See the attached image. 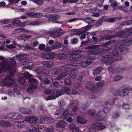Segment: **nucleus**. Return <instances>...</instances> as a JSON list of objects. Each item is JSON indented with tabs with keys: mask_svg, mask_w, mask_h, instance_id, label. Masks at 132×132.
I'll return each instance as SVG.
<instances>
[{
	"mask_svg": "<svg viewBox=\"0 0 132 132\" xmlns=\"http://www.w3.org/2000/svg\"><path fill=\"white\" fill-rule=\"evenodd\" d=\"M24 53H22L18 54L12 58H9V60L11 61L4 60L0 63V73L2 72H5L7 70L10 72V75L11 76H13L16 72V69L14 66L16 63L15 60L22 57L26 56Z\"/></svg>",
	"mask_w": 132,
	"mask_h": 132,
	"instance_id": "nucleus-1",
	"label": "nucleus"
},
{
	"mask_svg": "<svg viewBox=\"0 0 132 132\" xmlns=\"http://www.w3.org/2000/svg\"><path fill=\"white\" fill-rule=\"evenodd\" d=\"M113 57H111L110 55H107V53L105 54V56L101 60V62L102 63H105L107 65L108 70L109 72L111 73L114 72L116 68L114 67V66L111 64L114 61L112 59H115L116 61H119L121 58L120 55H119V52L116 50L112 52Z\"/></svg>",
	"mask_w": 132,
	"mask_h": 132,
	"instance_id": "nucleus-2",
	"label": "nucleus"
},
{
	"mask_svg": "<svg viewBox=\"0 0 132 132\" xmlns=\"http://www.w3.org/2000/svg\"><path fill=\"white\" fill-rule=\"evenodd\" d=\"M65 66L64 67V70L63 71L61 69H58V70H55L54 71V73L55 74L58 75H59L57 78V79L58 80H60L62 79L65 77L68 73V71L70 70L71 69V70H73V68H72V66L71 67V68H69L68 67V69H65L64 68Z\"/></svg>",
	"mask_w": 132,
	"mask_h": 132,
	"instance_id": "nucleus-3",
	"label": "nucleus"
},
{
	"mask_svg": "<svg viewBox=\"0 0 132 132\" xmlns=\"http://www.w3.org/2000/svg\"><path fill=\"white\" fill-rule=\"evenodd\" d=\"M100 45H95L88 47H87L86 48H88L89 49L91 48L90 50V54L93 55H98L101 54L103 51L102 49L100 48Z\"/></svg>",
	"mask_w": 132,
	"mask_h": 132,
	"instance_id": "nucleus-4",
	"label": "nucleus"
},
{
	"mask_svg": "<svg viewBox=\"0 0 132 132\" xmlns=\"http://www.w3.org/2000/svg\"><path fill=\"white\" fill-rule=\"evenodd\" d=\"M15 80L12 79L9 76H6L4 80H2V85L10 87L12 85V84H14Z\"/></svg>",
	"mask_w": 132,
	"mask_h": 132,
	"instance_id": "nucleus-5",
	"label": "nucleus"
},
{
	"mask_svg": "<svg viewBox=\"0 0 132 132\" xmlns=\"http://www.w3.org/2000/svg\"><path fill=\"white\" fill-rule=\"evenodd\" d=\"M52 93H53V95L46 98V100L55 99L56 97L64 94L62 91H59L57 90H54L53 92H52Z\"/></svg>",
	"mask_w": 132,
	"mask_h": 132,
	"instance_id": "nucleus-6",
	"label": "nucleus"
},
{
	"mask_svg": "<svg viewBox=\"0 0 132 132\" xmlns=\"http://www.w3.org/2000/svg\"><path fill=\"white\" fill-rule=\"evenodd\" d=\"M8 117L14 119L19 120L21 118L22 116L18 113H11L8 114Z\"/></svg>",
	"mask_w": 132,
	"mask_h": 132,
	"instance_id": "nucleus-7",
	"label": "nucleus"
},
{
	"mask_svg": "<svg viewBox=\"0 0 132 132\" xmlns=\"http://www.w3.org/2000/svg\"><path fill=\"white\" fill-rule=\"evenodd\" d=\"M70 56L69 57L70 60H72L81 57V55L77 53V52L75 51L71 53H70Z\"/></svg>",
	"mask_w": 132,
	"mask_h": 132,
	"instance_id": "nucleus-8",
	"label": "nucleus"
},
{
	"mask_svg": "<svg viewBox=\"0 0 132 132\" xmlns=\"http://www.w3.org/2000/svg\"><path fill=\"white\" fill-rule=\"evenodd\" d=\"M125 33V32H120L114 36L113 35H106L105 36V39L106 40H109L111 39L113 37H118L122 36V35H124Z\"/></svg>",
	"mask_w": 132,
	"mask_h": 132,
	"instance_id": "nucleus-9",
	"label": "nucleus"
},
{
	"mask_svg": "<svg viewBox=\"0 0 132 132\" xmlns=\"http://www.w3.org/2000/svg\"><path fill=\"white\" fill-rule=\"evenodd\" d=\"M61 47V44L58 42H56L54 45L49 47H46V51H51L56 48H58Z\"/></svg>",
	"mask_w": 132,
	"mask_h": 132,
	"instance_id": "nucleus-10",
	"label": "nucleus"
},
{
	"mask_svg": "<svg viewBox=\"0 0 132 132\" xmlns=\"http://www.w3.org/2000/svg\"><path fill=\"white\" fill-rule=\"evenodd\" d=\"M95 60L94 58L92 57L88 59L86 62H81V65L83 67H86L89 65Z\"/></svg>",
	"mask_w": 132,
	"mask_h": 132,
	"instance_id": "nucleus-11",
	"label": "nucleus"
},
{
	"mask_svg": "<svg viewBox=\"0 0 132 132\" xmlns=\"http://www.w3.org/2000/svg\"><path fill=\"white\" fill-rule=\"evenodd\" d=\"M14 90V93L11 91L9 92L8 93V95L11 97H14L20 95V92L18 89L15 88Z\"/></svg>",
	"mask_w": 132,
	"mask_h": 132,
	"instance_id": "nucleus-12",
	"label": "nucleus"
},
{
	"mask_svg": "<svg viewBox=\"0 0 132 132\" xmlns=\"http://www.w3.org/2000/svg\"><path fill=\"white\" fill-rule=\"evenodd\" d=\"M82 62V61L81 60H76L74 61L72 65H65V67L64 68L65 69H68V67L69 68V69L70 68H71V67L72 66H74L75 67H77L78 66V65L79 64H80L81 62Z\"/></svg>",
	"mask_w": 132,
	"mask_h": 132,
	"instance_id": "nucleus-13",
	"label": "nucleus"
},
{
	"mask_svg": "<svg viewBox=\"0 0 132 132\" xmlns=\"http://www.w3.org/2000/svg\"><path fill=\"white\" fill-rule=\"evenodd\" d=\"M86 87L87 89L90 90L95 91V92H97L96 86L92 83L89 82L87 83Z\"/></svg>",
	"mask_w": 132,
	"mask_h": 132,
	"instance_id": "nucleus-14",
	"label": "nucleus"
},
{
	"mask_svg": "<svg viewBox=\"0 0 132 132\" xmlns=\"http://www.w3.org/2000/svg\"><path fill=\"white\" fill-rule=\"evenodd\" d=\"M37 120V119L34 116H28L25 118V121L30 123L35 122Z\"/></svg>",
	"mask_w": 132,
	"mask_h": 132,
	"instance_id": "nucleus-15",
	"label": "nucleus"
},
{
	"mask_svg": "<svg viewBox=\"0 0 132 132\" xmlns=\"http://www.w3.org/2000/svg\"><path fill=\"white\" fill-rule=\"evenodd\" d=\"M67 124L66 122L63 120H61L58 122L56 125L57 128H63L65 127Z\"/></svg>",
	"mask_w": 132,
	"mask_h": 132,
	"instance_id": "nucleus-16",
	"label": "nucleus"
},
{
	"mask_svg": "<svg viewBox=\"0 0 132 132\" xmlns=\"http://www.w3.org/2000/svg\"><path fill=\"white\" fill-rule=\"evenodd\" d=\"M129 92V90L127 88L123 89L122 90H120L119 96L122 97L128 95Z\"/></svg>",
	"mask_w": 132,
	"mask_h": 132,
	"instance_id": "nucleus-17",
	"label": "nucleus"
},
{
	"mask_svg": "<svg viewBox=\"0 0 132 132\" xmlns=\"http://www.w3.org/2000/svg\"><path fill=\"white\" fill-rule=\"evenodd\" d=\"M104 115L102 113V111H100L98 112L96 118L98 120H101L104 119Z\"/></svg>",
	"mask_w": 132,
	"mask_h": 132,
	"instance_id": "nucleus-18",
	"label": "nucleus"
},
{
	"mask_svg": "<svg viewBox=\"0 0 132 132\" xmlns=\"http://www.w3.org/2000/svg\"><path fill=\"white\" fill-rule=\"evenodd\" d=\"M53 80L52 78L47 76L44 78L42 82L45 84H49L50 82L52 81Z\"/></svg>",
	"mask_w": 132,
	"mask_h": 132,
	"instance_id": "nucleus-19",
	"label": "nucleus"
},
{
	"mask_svg": "<svg viewBox=\"0 0 132 132\" xmlns=\"http://www.w3.org/2000/svg\"><path fill=\"white\" fill-rule=\"evenodd\" d=\"M42 64L46 67H52L54 64L50 61H44L42 62Z\"/></svg>",
	"mask_w": 132,
	"mask_h": 132,
	"instance_id": "nucleus-20",
	"label": "nucleus"
},
{
	"mask_svg": "<svg viewBox=\"0 0 132 132\" xmlns=\"http://www.w3.org/2000/svg\"><path fill=\"white\" fill-rule=\"evenodd\" d=\"M72 116V114H69L68 110H66L62 115V117L61 118H63L64 119H65L67 118L68 117H71Z\"/></svg>",
	"mask_w": 132,
	"mask_h": 132,
	"instance_id": "nucleus-21",
	"label": "nucleus"
},
{
	"mask_svg": "<svg viewBox=\"0 0 132 132\" xmlns=\"http://www.w3.org/2000/svg\"><path fill=\"white\" fill-rule=\"evenodd\" d=\"M109 3L110 4L111 6L113 7H116L118 3V2L115 0H110Z\"/></svg>",
	"mask_w": 132,
	"mask_h": 132,
	"instance_id": "nucleus-22",
	"label": "nucleus"
},
{
	"mask_svg": "<svg viewBox=\"0 0 132 132\" xmlns=\"http://www.w3.org/2000/svg\"><path fill=\"white\" fill-rule=\"evenodd\" d=\"M126 43V41L124 40L121 41L119 42L115 45L114 48L115 49L119 48L120 46Z\"/></svg>",
	"mask_w": 132,
	"mask_h": 132,
	"instance_id": "nucleus-23",
	"label": "nucleus"
},
{
	"mask_svg": "<svg viewBox=\"0 0 132 132\" xmlns=\"http://www.w3.org/2000/svg\"><path fill=\"white\" fill-rule=\"evenodd\" d=\"M77 120L78 122L81 124H85L87 122V120L85 118H81L79 117H77Z\"/></svg>",
	"mask_w": 132,
	"mask_h": 132,
	"instance_id": "nucleus-24",
	"label": "nucleus"
},
{
	"mask_svg": "<svg viewBox=\"0 0 132 132\" xmlns=\"http://www.w3.org/2000/svg\"><path fill=\"white\" fill-rule=\"evenodd\" d=\"M36 87V86L34 85H32L28 87L27 90L29 93H32L34 91Z\"/></svg>",
	"mask_w": 132,
	"mask_h": 132,
	"instance_id": "nucleus-25",
	"label": "nucleus"
},
{
	"mask_svg": "<svg viewBox=\"0 0 132 132\" xmlns=\"http://www.w3.org/2000/svg\"><path fill=\"white\" fill-rule=\"evenodd\" d=\"M0 125L5 126L9 127L11 126V124L9 122H6L4 120H1L0 121Z\"/></svg>",
	"mask_w": 132,
	"mask_h": 132,
	"instance_id": "nucleus-26",
	"label": "nucleus"
},
{
	"mask_svg": "<svg viewBox=\"0 0 132 132\" xmlns=\"http://www.w3.org/2000/svg\"><path fill=\"white\" fill-rule=\"evenodd\" d=\"M69 75L70 78L72 79L75 78L77 76L76 72H74L73 71H72L70 72Z\"/></svg>",
	"mask_w": 132,
	"mask_h": 132,
	"instance_id": "nucleus-27",
	"label": "nucleus"
},
{
	"mask_svg": "<svg viewBox=\"0 0 132 132\" xmlns=\"http://www.w3.org/2000/svg\"><path fill=\"white\" fill-rule=\"evenodd\" d=\"M67 55L63 53H60L57 55V58L59 59H63L66 58Z\"/></svg>",
	"mask_w": 132,
	"mask_h": 132,
	"instance_id": "nucleus-28",
	"label": "nucleus"
},
{
	"mask_svg": "<svg viewBox=\"0 0 132 132\" xmlns=\"http://www.w3.org/2000/svg\"><path fill=\"white\" fill-rule=\"evenodd\" d=\"M97 129V128L96 127L95 124L91 126L89 128V132H94Z\"/></svg>",
	"mask_w": 132,
	"mask_h": 132,
	"instance_id": "nucleus-29",
	"label": "nucleus"
},
{
	"mask_svg": "<svg viewBox=\"0 0 132 132\" xmlns=\"http://www.w3.org/2000/svg\"><path fill=\"white\" fill-rule=\"evenodd\" d=\"M97 129V128L96 127L95 124L91 126L89 128V132H94Z\"/></svg>",
	"mask_w": 132,
	"mask_h": 132,
	"instance_id": "nucleus-30",
	"label": "nucleus"
},
{
	"mask_svg": "<svg viewBox=\"0 0 132 132\" xmlns=\"http://www.w3.org/2000/svg\"><path fill=\"white\" fill-rule=\"evenodd\" d=\"M62 90L64 93L67 94H70V89L67 87H65L63 88L62 89Z\"/></svg>",
	"mask_w": 132,
	"mask_h": 132,
	"instance_id": "nucleus-31",
	"label": "nucleus"
},
{
	"mask_svg": "<svg viewBox=\"0 0 132 132\" xmlns=\"http://www.w3.org/2000/svg\"><path fill=\"white\" fill-rule=\"evenodd\" d=\"M20 111L22 112L24 114L30 113L31 111L29 109H26L24 108H22L20 109Z\"/></svg>",
	"mask_w": 132,
	"mask_h": 132,
	"instance_id": "nucleus-32",
	"label": "nucleus"
},
{
	"mask_svg": "<svg viewBox=\"0 0 132 132\" xmlns=\"http://www.w3.org/2000/svg\"><path fill=\"white\" fill-rule=\"evenodd\" d=\"M95 124L96 127L97 128V129H102L105 128V126L102 124L97 123Z\"/></svg>",
	"mask_w": 132,
	"mask_h": 132,
	"instance_id": "nucleus-33",
	"label": "nucleus"
},
{
	"mask_svg": "<svg viewBox=\"0 0 132 132\" xmlns=\"http://www.w3.org/2000/svg\"><path fill=\"white\" fill-rule=\"evenodd\" d=\"M117 99L116 98H114L113 99H110L108 100L105 102V104H114L116 101L117 100Z\"/></svg>",
	"mask_w": 132,
	"mask_h": 132,
	"instance_id": "nucleus-34",
	"label": "nucleus"
},
{
	"mask_svg": "<svg viewBox=\"0 0 132 132\" xmlns=\"http://www.w3.org/2000/svg\"><path fill=\"white\" fill-rule=\"evenodd\" d=\"M60 18L59 15L56 14H54L51 16L50 18L51 20H57Z\"/></svg>",
	"mask_w": 132,
	"mask_h": 132,
	"instance_id": "nucleus-35",
	"label": "nucleus"
},
{
	"mask_svg": "<svg viewBox=\"0 0 132 132\" xmlns=\"http://www.w3.org/2000/svg\"><path fill=\"white\" fill-rule=\"evenodd\" d=\"M15 31L16 32H28L29 31L28 30L22 28H19L16 29Z\"/></svg>",
	"mask_w": 132,
	"mask_h": 132,
	"instance_id": "nucleus-36",
	"label": "nucleus"
},
{
	"mask_svg": "<svg viewBox=\"0 0 132 132\" xmlns=\"http://www.w3.org/2000/svg\"><path fill=\"white\" fill-rule=\"evenodd\" d=\"M102 70V68L101 67L97 68L95 70L93 73L94 75H97Z\"/></svg>",
	"mask_w": 132,
	"mask_h": 132,
	"instance_id": "nucleus-37",
	"label": "nucleus"
},
{
	"mask_svg": "<svg viewBox=\"0 0 132 132\" xmlns=\"http://www.w3.org/2000/svg\"><path fill=\"white\" fill-rule=\"evenodd\" d=\"M41 23V22L39 21H35L32 22L28 24L32 25H36L40 24Z\"/></svg>",
	"mask_w": 132,
	"mask_h": 132,
	"instance_id": "nucleus-38",
	"label": "nucleus"
},
{
	"mask_svg": "<svg viewBox=\"0 0 132 132\" xmlns=\"http://www.w3.org/2000/svg\"><path fill=\"white\" fill-rule=\"evenodd\" d=\"M91 27V26L90 25H88L86 26L85 27H83L82 28V29H85V31H83L82 32H81V34H83L86 31H88L90 29Z\"/></svg>",
	"mask_w": 132,
	"mask_h": 132,
	"instance_id": "nucleus-39",
	"label": "nucleus"
},
{
	"mask_svg": "<svg viewBox=\"0 0 132 132\" xmlns=\"http://www.w3.org/2000/svg\"><path fill=\"white\" fill-rule=\"evenodd\" d=\"M45 120L47 122L50 123H53L55 122V120L53 119L50 118H45Z\"/></svg>",
	"mask_w": 132,
	"mask_h": 132,
	"instance_id": "nucleus-40",
	"label": "nucleus"
},
{
	"mask_svg": "<svg viewBox=\"0 0 132 132\" xmlns=\"http://www.w3.org/2000/svg\"><path fill=\"white\" fill-rule=\"evenodd\" d=\"M41 57L47 60L50 59L49 53L42 54L41 55Z\"/></svg>",
	"mask_w": 132,
	"mask_h": 132,
	"instance_id": "nucleus-41",
	"label": "nucleus"
},
{
	"mask_svg": "<svg viewBox=\"0 0 132 132\" xmlns=\"http://www.w3.org/2000/svg\"><path fill=\"white\" fill-rule=\"evenodd\" d=\"M52 34L53 35L54 37H58L61 35H60V32H59L58 31L53 32L52 33Z\"/></svg>",
	"mask_w": 132,
	"mask_h": 132,
	"instance_id": "nucleus-42",
	"label": "nucleus"
},
{
	"mask_svg": "<svg viewBox=\"0 0 132 132\" xmlns=\"http://www.w3.org/2000/svg\"><path fill=\"white\" fill-rule=\"evenodd\" d=\"M128 49L126 48H122L120 49V52L123 54L128 52Z\"/></svg>",
	"mask_w": 132,
	"mask_h": 132,
	"instance_id": "nucleus-43",
	"label": "nucleus"
},
{
	"mask_svg": "<svg viewBox=\"0 0 132 132\" xmlns=\"http://www.w3.org/2000/svg\"><path fill=\"white\" fill-rule=\"evenodd\" d=\"M32 76V75L28 72L25 73L24 75V77L26 78H28L31 77Z\"/></svg>",
	"mask_w": 132,
	"mask_h": 132,
	"instance_id": "nucleus-44",
	"label": "nucleus"
},
{
	"mask_svg": "<svg viewBox=\"0 0 132 132\" xmlns=\"http://www.w3.org/2000/svg\"><path fill=\"white\" fill-rule=\"evenodd\" d=\"M88 113L92 116H94L95 114V111L93 109L88 110Z\"/></svg>",
	"mask_w": 132,
	"mask_h": 132,
	"instance_id": "nucleus-45",
	"label": "nucleus"
},
{
	"mask_svg": "<svg viewBox=\"0 0 132 132\" xmlns=\"http://www.w3.org/2000/svg\"><path fill=\"white\" fill-rule=\"evenodd\" d=\"M10 22V20L9 19H4L2 20H0V22L3 24H6Z\"/></svg>",
	"mask_w": 132,
	"mask_h": 132,
	"instance_id": "nucleus-46",
	"label": "nucleus"
},
{
	"mask_svg": "<svg viewBox=\"0 0 132 132\" xmlns=\"http://www.w3.org/2000/svg\"><path fill=\"white\" fill-rule=\"evenodd\" d=\"M103 110L105 113H108L110 112V110L109 108L106 107L103 108Z\"/></svg>",
	"mask_w": 132,
	"mask_h": 132,
	"instance_id": "nucleus-47",
	"label": "nucleus"
},
{
	"mask_svg": "<svg viewBox=\"0 0 132 132\" xmlns=\"http://www.w3.org/2000/svg\"><path fill=\"white\" fill-rule=\"evenodd\" d=\"M65 84L67 85H69L71 84V81L68 79L65 78L64 81Z\"/></svg>",
	"mask_w": 132,
	"mask_h": 132,
	"instance_id": "nucleus-48",
	"label": "nucleus"
},
{
	"mask_svg": "<svg viewBox=\"0 0 132 132\" xmlns=\"http://www.w3.org/2000/svg\"><path fill=\"white\" fill-rule=\"evenodd\" d=\"M54 130V128L53 127L48 128L46 130V132H53Z\"/></svg>",
	"mask_w": 132,
	"mask_h": 132,
	"instance_id": "nucleus-49",
	"label": "nucleus"
},
{
	"mask_svg": "<svg viewBox=\"0 0 132 132\" xmlns=\"http://www.w3.org/2000/svg\"><path fill=\"white\" fill-rule=\"evenodd\" d=\"M29 131L30 132H37L36 129L34 127H31Z\"/></svg>",
	"mask_w": 132,
	"mask_h": 132,
	"instance_id": "nucleus-50",
	"label": "nucleus"
},
{
	"mask_svg": "<svg viewBox=\"0 0 132 132\" xmlns=\"http://www.w3.org/2000/svg\"><path fill=\"white\" fill-rule=\"evenodd\" d=\"M27 16L30 17L31 18H34L35 13L33 12L28 13L27 14Z\"/></svg>",
	"mask_w": 132,
	"mask_h": 132,
	"instance_id": "nucleus-51",
	"label": "nucleus"
},
{
	"mask_svg": "<svg viewBox=\"0 0 132 132\" xmlns=\"http://www.w3.org/2000/svg\"><path fill=\"white\" fill-rule=\"evenodd\" d=\"M49 56L50 59H53L56 56L55 54L53 53H49Z\"/></svg>",
	"mask_w": 132,
	"mask_h": 132,
	"instance_id": "nucleus-52",
	"label": "nucleus"
},
{
	"mask_svg": "<svg viewBox=\"0 0 132 132\" xmlns=\"http://www.w3.org/2000/svg\"><path fill=\"white\" fill-rule=\"evenodd\" d=\"M85 11L86 12H88L92 13H94L96 12V10L94 9H87Z\"/></svg>",
	"mask_w": 132,
	"mask_h": 132,
	"instance_id": "nucleus-53",
	"label": "nucleus"
},
{
	"mask_svg": "<svg viewBox=\"0 0 132 132\" xmlns=\"http://www.w3.org/2000/svg\"><path fill=\"white\" fill-rule=\"evenodd\" d=\"M19 82L20 84H23L25 83V81L24 79L22 77H20L19 79Z\"/></svg>",
	"mask_w": 132,
	"mask_h": 132,
	"instance_id": "nucleus-54",
	"label": "nucleus"
},
{
	"mask_svg": "<svg viewBox=\"0 0 132 132\" xmlns=\"http://www.w3.org/2000/svg\"><path fill=\"white\" fill-rule=\"evenodd\" d=\"M27 59L25 57L20 59L19 60V62L21 63H24L27 61Z\"/></svg>",
	"mask_w": 132,
	"mask_h": 132,
	"instance_id": "nucleus-55",
	"label": "nucleus"
},
{
	"mask_svg": "<svg viewBox=\"0 0 132 132\" xmlns=\"http://www.w3.org/2000/svg\"><path fill=\"white\" fill-rule=\"evenodd\" d=\"M122 78V76L119 75L115 77L114 79V80L115 81H117L121 79Z\"/></svg>",
	"mask_w": 132,
	"mask_h": 132,
	"instance_id": "nucleus-56",
	"label": "nucleus"
},
{
	"mask_svg": "<svg viewBox=\"0 0 132 132\" xmlns=\"http://www.w3.org/2000/svg\"><path fill=\"white\" fill-rule=\"evenodd\" d=\"M120 91V90H115L113 93V94L116 96H117L118 95H119Z\"/></svg>",
	"mask_w": 132,
	"mask_h": 132,
	"instance_id": "nucleus-57",
	"label": "nucleus"
},
{
	"mask_svg": "<svg viewBox=\"0 0 132 132\" xmlns=\"http://www.w3.org/2000/svg\"><path fill=\"white\" fill-rule=\"evenodd\" d=\"M45 47V45L43 44H40L38 47L39 48L40 50H44Z\"/></svg>",
	"mask_w": 132,
	"mask_h": 132,
	"instance_id": "nucleus-58",
	"label": "nucleus"
},
{
	"mask_svg": "<svg viewBox=\"0 0 132 132\" xmlns=\"http://www.w3.org/2000/svg\"><path fill=\"white\" fill-rule=\"evenodd\" d=\"M42 16L41 14L39 13H35L34 18H40Z\"/></svg>",
	"mask_w": 132,
	"mask_h": 132,
	"instance_id": "nucleus-59",
	"label": "nucleus"
},
{
	"mask_svg": "<svg viewBox=\"0 0 132 132\" xmlns=\"http://www.w3.org/2000/svg\"><path fill=\"white\" fill-rule=\"evenodd\" d=\"M29 81L30 83H35L36 82L37 80L35 78H30L29 79Z\"/></svg>",
	"mask_w": 132,
	"mask_h": 132,
	"instance_id": "nucleus-60",
	"label": "nucleus"
},
{
	"mask_svg": "<svg viewBox=\"0 0 132 132\" xmlns=\"http://www.w3.org/2000/svg\"><path fill=\"white\" fill-rule=\"evenodd\" d=\"M123 107L124 109H129V105L127 104H124L123 105Z\"/></svg>",
	"mask_w": 132,
	"mask_h": 132,
	"instance_id": "nucleus-61",
	"label": "nucleus"
},
{
	"mask_svg": "<svg viewBox=\"0 0 132 132\" xmlns=\"http://www.w3.org/2000/svg\"><path fill=\"white\" fill-rule=\"evenodd\" d=\"M6 47L9 48H13L15 47V46L13 44L10 45H6Z\"/></svg>",
	"mask_w": 132,
	"mask_h": 132,
	"instance_id": "nucleus-62",
	"label": "nucleus"
},
{
	"mask_svg": "<svg viewBox=\"0 0 132 132\" xmlns=\"http://www.w3.org/2000/svg\"><path fill=\"white\" fill-rule=\"evenodd\" d=\"M24 125L23 124L19 123L17 125V127L19 128H24Z\"/></svg>",
	"mask_w": 132,
	"mask_h": 132,
	"instance_id": "nucleus-63",
	"label": "nucleus"
},
{
	"mask_svg": "<svg viewBox=\"0 0 132 132\" xmlns=\"http://www.w3.org/2000/svg\"><path fill=\"white\" fill-rule=\"evenodd\" d=\"M35 71L37 73L39 74L41 73L43 71L42 70L40 69H37Z\"/></svg>",
	"mask_w": 132,
	"mask_h": 132,
	"instance_id": "nucleus-64",
	"label": "nucleus"
}]
</instances>
